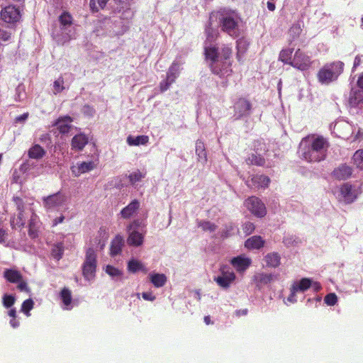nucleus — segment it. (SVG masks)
Masks as SVG:
<instances>
[{
	"label": "nucleus",
	"instance_id": "38",
	"mask_svg": "<svg viewBox=\"0 0 363 363\" xmlns=\"http://www.w3.org/2000/svg\"><path fill=\"white\" fill-rule=\"evenodd\" d=\"M265 159L260 155L252 154L247 159V163L252 165L262 167L265 164Z\"/></svg>",
	"mask_w": 363,
	"mask_h": 363
},
{
	"label": "nucleus",
	"instance_id": "42",
	"mask_svg": "<svg viewBox=\"0 0 363 363\" xmlns=\"http://www.w3.org/2000/svg\"><path fill=\"white\" fill-rule=\"evenodd\" d=\"M60 298L65 306H68L72 303V293L71 291L65 287L62 289L60 292Z\"/></svg>",
	"mask_w": 363,
	"mask_h": 363
},
{
	"label": "nucleus",
	"instance_id": "14",
	"mask_svg": "<svg viewBox=\"0 0 363 363\" xmlns=\"http://www.w3.org/2000/svg\"><path fill=\"white\" fill-rule=\"evenodd\" d=\"M29 210L30 217L28 222V235L31 239H35L39 236V220L35 211L32 208Z\"/></svg>",
	"mask_w": 363,
	"mask_h": 363
},
{
	"label": "nucleus",
	"instance_id": "47",
	"mask_svg": "<svg viewBox=\"0 0 363 363\" xmlns=\"http://www.w3.org/2000/svg\"><path fill=\"white\" fill-rule=\"evenodd\" d=\"M205 34L206 35V40L210 42H213L217 38L218 35L212 28L211 23H209L208 25L206 27Z\"/></svg>",
	"mask_w": 363,
	"mask_h": 363
},
{
	"label": "nucleus",
	"instance_id": "20",
	"mask_svg": "<svg viewBox=\"0 0 363 363\" xmlns=\"http://www.w3.org/2000/svg\"><path fill=\"white\" fill-rule=\"evenodd\" d=\"M124 245L123 238L117 235L111 241L110 246V255L115 257L121 254L122 248Z\"/></svg>",
	"mask_w": 363,
	"mask_h": 363
},
{
	"label": "nucleus",
	"instance_id": "19",
	"mask_svg": "<svg viewBox=\"0 0 363 363\" xmlns=\"http://www.w3.org/2000/svg\"><path fill=\"white\" fill-rule=\"evenodd\" d=\"M270 179L265 175H254L251 180L248 182L247 185L255 188H267L269 186Z\"/></svg>",
	"mask_w": 363,
	"mask_h": 363
},
{
	"label": "nucleus",
	"instance_id": "34",
	"mask_svg": "<svg viewBox=\"0 0 363 363\" xmlns=\"http://www.w3.org/2000/svg\"><path fill=\"white\" fill-rule=\"evenodd\" d=\"M363 101V91L361 90L354 91L350 93L349 103L351 106L356 107Z\"/></svg>",
	"mask_w": 363,
	"mask_h": 363
},
{
	"label": "nucleus",
	"instance_id": "5",
	"mask_svg": "<svg viewBox=\"0 0 363 363\" xmlns=\"http://www.w3.org/2000/svg\"><path fill=\"white\" fill-rule=\"evenodd\" d=\"M96 265V253L92 247H89L82 264V274L86 279L91 280L95 277Z\"/></svg>",
	"mask_w": 363,
	"mask_h": 363
},
{
	"label": "nucleus",
	"instance_id": "39",
	"mask_svg": "<svg viewBox=\"0 0 363 363\" xmlns=\"http://www.w3.org/2000/svg\"><path fill=\"white\" fill-rule=\"evenodd\" d=\"M312 285V281L308 278H303L298 283L295 282L292 284L298 291H305Z\"/></svg>",
	"mask_w": 363,
	"mask_h": 363
},
{
	"label": "nucleus",
	"instance_id": "54",
	"mask_svg": "<svg viewBox=\"0 0 363 363\" xmlns=\"http://www.w3.org/2000/svg\"><path fill=\"white\" fill-rule=\"evenodd\" d=\"M172 84H173V83L171 81L168 80L167 78H166L164 80H162L160 83V91L164 92V91H167L169 88V86H171Z\"/></svg>",
	"mask_w": 363,
	"mask_h": 363
},
{
	"label": "nucleus",
	"instance_id": "57",
	"mask_svg": "<svg viewBox=\"0 0 363 363\" xmlns=\"http://www.w3.org/2000/svg\"><path fill=\"white\" fill-rule=\"evenodd\" d=\"M142 296L145 300L147 301H154L155 299V296L152 295V293L149 292H143L142 294Z\"/></svg>",
	"mask_w": 363,
	"mask_h": 363
},
{
	"label": "nucleus",
	"instance_id": "12",
	"mask_svg": "<svg viewBox=\"0 0 363 363\" xmlns=\"http://www.w3.org/2000/svg\"><path fill=\"white\" fill-rule=\"evenodd\" d=\"M230 264L238 273H244L251 265L252 259L244 255L233 257Z\"/></svg>",
	"mask_w": 363,
	"mask_h": 363
},
{
	"label": "nucleus",
	"instance_id": "9",
	"mask_svg": "<svg viewBox=\"0 0 363 363\" xmlns=\"http://www.w3.org/2000/svg\"><path fill=\"white\" fill-rule=\"evenodd\" d=\"M43 206L46 209H53L63 206L67 202L65 194L57 192L43 199Z\"/></svg>",
	"mask_w": 363,
	"mask_h": 363
},
{
	"label": "nucleus",
	"instance_id": "4",
	"mask_svg": "<svg viewBox=\"0 0 363 363\" xmlns=\"http://www.w3.org/2000/svg\"><path fill=\"white\" fill-rule=\"evenodd\" d=\"M344 63L335 61L324 65L318 72L317 77L321 84H328L336 80L344 70Z\"/></svg>",
	"mask_w": 363,
	"mask_h": 363
},
{
	"label": "nucleus",
	"instance_id": "6",
	"mask_svg": "<svg viewBox=\"0 0 363 363\" xmlns=\"http://www.w3.org/2000/svg\"><path fill=\"white\" fill-rule=\"evenodd\" d=\"M217 16L221 30L230 35L235 34L238 23L233 15L225 10H220L217 12Z\"/></svg>",
	"mask_w": 363,
	"mask_h": 363
},
{
	"label": "nucleus",
	"instance_id": "63",
	"mask_svg": "<svg viewBox=\"0 0 363 363\" xmlns=\"http://www.w3.org/2000/svg\"><path fill=\"white\" fill-rule=\"evenodd\" d=\"M28 116V113H23V115H21L20 116L17 117L16 121H23L26 120Z\"/></svg>",
	"mask_w": 363,
	"mask_h": 363
},
{
	"label": "nucleus",
	"instance_id": "64",
	"mask_svg": "<svg viewBox=\"0 0 363 363\" xmlns=\"http://www.w3.org/2000/svg\"><path fill=\"white\" fill-rule=\"evenodd\" d=\"M357 85L359 88L363 89V74L359 76L357 80Z\"/></svg>",
	"mask_w": 363,
	"mask_h": 363
},
{
	"label": "nucleus",
	"instance_id": "8",
	"mask_svg": "<svg viewBox=\"0 0 363 363\" xmlns=\"http://www.w3.org/2000/svg\"><path fill=\"white\" fill-rule=\"evenodd\" d=\"M245 206L247 209L257 217L262 218L267 213V209L264 204L256 196L249 197L245 201Z\"/></svg>",
	"mask_w": 363,
	"mask_h": 363
},
{
	"label": "nucleus",
	"instance_id": "10",
	"mask_svg": "<svg viewBox=\"0 0 363 363\" xmlns=\"http://www.w3.org/2000/svg\"><path fill=\"white\" fill-rule=\"evenodd\" d=\"M252 107V105L249 100L242 97L239 98L234 104L235 116L237 119L249 116Z\"/></svg>",
	"mask_w": 363,
	"mask_h": 363
},
{
	"label": "nucleus",
	"instance_id": "28",
	"mask_svg": "<svg viewBox=\"0 0 363 363\" xmlns=\"http://www.w3.org/2000/svg\"><path fill=\"white\" fill-rule=\"evenodd\" d=\"M45 150L40 145H34L28 152V155L31 159L40 160L45 155Z\"/></svg>",
	"mask_w": 363,
	"mask_h": 363
},
{
	"label": "nucleus",
	"instance_id": "58",
	"mask_svg": "<svg viewBox=\"0 0 363 363\" xmlns=\"http://www.w3.org/2000/svg\"><path fill=\"white\" fill-rule=\"evenodd\" d=\"M11 326L13 328H17L20 325L19 321L16 319V318H11L9 322Z\"/></svg>",
	"mask_w": 363,
	"mask_h": 363
},
{
	"label": "nucleus",
	"instance_id": "59",
	"mask_svg": "<svg viewBox=\"0 0 363 363\" xmlns=\"http://www.w3.org/2000/svg\"><path fill=\"white\" fill-rule=\"evenodd\" d=\"M6 235V231L2 228H0V243H2L5 241Z\"/></svg>",
	"mask_w": 363,
	"mask_h": 363
},
{
	"label": "nucleus",
	"instance_id": "31",
	"mask_svg": "<svg viewBox=\"0 0 363 363\" xmlns=\"http://www.w3.org/2000/svg\"><path fill=\"white\" fill-rule=\"evenodd\" d=\"M302 32V28L300 23L293 24L288 31L289 41L290 43L297 40Z\"/></svg>",
	"mask_w": 363,
	"mask_h": 363
},
{
	"label": "nucleus",
	"instance_id": "7",
	"mask_svg": "<svg viewBox=\"0 0 363 363\" xmlns=\"http://www.w3.org/2000/svg\"><path fill=\"white\" fill-rule=\"evenodd\" d=\"M4 279L9 283L16 284L17 289L21 291L30 292V288L22 274L14 269H6L4 272Z\"/></svg>",
	"mask_w": 363,
	"mask_h": 363
},
{
	"label": "nucleus",
	"instance_id": "22",
	"mask_svg": "<svg viewBox=\"0 0 363 363\" xmlns=\"http://www.w3.org/2000/svg\"><path fill=\"white\" fill-rule=\"evenodd\" d=\"M88 143V138L84 134H78L73 137L71 142L72 148L82 150Z\"/></svg>",
	"mask_w": 363,
	"mask_h": 363
},
{
	"label": "nucleus",
	"instance_id": "60",
	"mask_svg": "<svg viewBox=\"0 0 363 363\" xmlns=\"http://www.w3.org/2000/svg\"><path fill=\"white\" fill-rule=\"evenodd\" d=\"M65 220L64 216H60L53 220V225H57L59 223H62Z\"/></svg>",
	"mask_w": 363,
	"mask_h": 363
},
{
	"label": "nucleus",
	"instance_id": "48",
	"mask_svg": "<svg viewBox=\"0 0 363 363\" xmlns=\"http://www.w3.org/2000/svg\"><path fill=\"white\" fill-rule=\"evenodd\" d=\"M199 226L202 228L203 231L213 232L217 229L216 225L208 220H203L200 222Z\"/></svg>",
	"mask_w": 363,
	"mask_h": 363
},
{
	"label": "nucleus",
	"instance_id": "2",
	"mask_svg": "<svg viewBox=\"0 0 363 363\" xmlns=\"http://www.w3.org/2000/svg\"><path fill=\"white\" fill-rule=\"evenodd\" d=\"M310 142L308 147L301 150L302 157L308 162H318L326 158L328 142L323 136L308 135L302 139L300 146L302 147Z\"/></svg>",
	"mask_w": 363,
	"mask_h": 363
},
{
	"label": "nucleus",
	"instance_id": "32",
	"mask_svg": "<svg viewBox=\"0 0 363 363\" xmlns=\"http://www.w3.org/2000/svg\"><path fill=\"white\" fill-rule=\"evenodd\" d=\"M149 138L147 135H138L135 138L129 135L127 138V143L131 146H138L140 145H145L148 143Z\"/></svg>",
	"mask_w": 363,
	"mask_h": 363
},
{
	"label": "nucleus",
	"instance_id": "43",
	"mask_svg": "<svg viewBox=\"0 0 363 363\" xmlns=\"http://www.w3.org/2000/svg\"><path fill=\"white\" fill-rule=\"evenodd\" d=\"M72 16L67 11H64L59 17V21L62 26H69L72 24Z\"/></svg>",
	"mask_w": 363,
	"mask_h": 363
},
{
	"label": "nucleus",
	"instance_id": "1",
	"mask_svg": "<svg viewBox=\"0 0 363 363\" xmlns=\"http://www.w3.org/2000/svg\"><path fill=\"white\" fill-rule=\"evenodd\" d=\"M205 59L208 62L211 71L216 75L223 77L231 74L233 55L232 47L223 45L219 50L216 46L204 48Z\"/></svg>",
	"mask_w": 363,
	"mask_h": 363
},
{
	"label": "nucleus",
	"instance_id": "56",
	"mask_svg": "<svg viewBox=\"0 0 363 363\" xmlns=\"http://www.w3.org/2000/svg\"><path fill=\"white\" fill-rule=\"evenodd\" d=\"M11 33L4 30H0V39L8 41L11 38Z\"/></svg>",
	"mask_w": 363,
	"mask_h": 363
},
{
	"label": "nucleus",
	"instance_id": "55",
	"mask_svg": "<svg viewBox=\"0 0 363 363\" xmlns=\"http://www.w3.org/2000/svg\"><path fill=\"white\" fill-rule=\"evenodd\" d=\"M242 230L247 235L251 234L255 230V225L252 223L247 222L243 225Z\"/></svg>",
	"mask_w": 363,
	"mask_h": 363
},
{
	"label": "nucleus",
	"instance_id": "62",
	"mask_svg": "<svg viewBox=\"0 0 363 363\" xmlns=\"http://www.w3.org/2000/svg\"><path fill=\"white\" fill-rule=\"evenodd\" d=\"M267 9L271 11H274L275 10V4L271 1H268L267 4Z\"/></svg>",
	"mask_w": 363,
	"mask_h": 363
},
{
	"label": "nucleus",
	"instance_id": "24",
	"mask_svg": "<svg viewBox=\"0 0 363 363\" xmlns=\"http://www.w3.org/2000/svg\"><path fill=\"white\" fill-rule=\"evenodd\" d=\"M273 280L271 274L258 273L253 277V281L258 288L269 284Z\"/></svg>",
	"mask_w": 363,
	"mask_h": 363
},
{
	"label": "nucleus",
	"instance_id": "37",
	"mask_svg": "<svg viewBox=\"0 0 363 363\" xmlns=\"http://www.w3.org/2000/svg\"><path fill=\"white\" fill-rule=\"evenodd\" d=\"M109 0H90L89 6L92 12L96 13L104 9Z\"/></svg>",
	"mask_w": 363,
	"mask_h": 363
},
{
	"label": "nucleus",
	"instance_id": "30",
	"mask_svg": "<svg viewBox=\"0 0 363 363\" xmlns=\"http://www.w3.org/2000/svg\"><path fill=\"white\" fill-rule=\"evenodd\" d=\"M281 257L277 252L268 253L264 257V261L269 267L276 268L280 264Z\"/></svg>",
	"mask_w": 363,
	"mask_h": 363
},
{
	"label": "nucleus",
	"instance_id": "3",
	"mask_svg": "<svg viewBox=\"0 0 363 363\" xmlns=\"http://www.w3.org/2000/svg\"><path fill=\"white\" fill-rule=\"evenodd\" d=\"M293 48L282 49L279 55V60L300 71L308 70L312 65L311 57L303 50L298 48L293 55Z\"/></svg>",
	"mask_w": 363,
	"mask_h": 363
},
{
	"label": "nucleus",
	"instance_id": "17",
	"mask_svg": "<svg viewBox=\"0 0 363 363\" xmlns=\"http://www.w3.org/2000/svg\"><path fill=\"white\" fill-rule=\"evenodd\" d=\"M340 193L346 203H352L357 198L352 186L349 183H345L340 186Z\"/></svg>",
	"mask_w": 363,
	"mask_h": 363
},
{
	"label": "nucleus",
	"instance_id": "35",
	"mask_svg": "<svg viewBox=\"0 0 363 363\" xmlns=\"http://www.w3.org/2000/svg\"><path fill=\"white\" fill-rule=\"evenodd\" d=\"M64 250L65 247L63 242H57L52 246L51 255L54 259L60 260L62 257Z\"/></svg>",
	"mask_w": 363,
	"mask_h": 363
},
{
	"label": "nucleus",
	"instance_id": "27",
	"mask_svg": "<svg viewBox=\"0 0 363 363\" xmlns=\"http://www.w3.org/2000/svg\"><path fill=\"white\" fill-rule=\"evenodd\" d=\"M196 154L198 157V161L204 164L207 162V154L205 148L204 143L198 140L196 142Z\"/></svg>",
	"mask_w": 363,
	"mask_h": 363
},
{
	"label": "nucleus",
	"instance_id": "46",
	"mask_svg": "<svg viewBox=\"0 0 363 363\" xmlns=\"http://www.w3.org/2000/svg\"><path fill=\"white\" fill-rule=\"evenodd\" d=\"M15 302L16 298L11 294H6L2 297L3 306L6 308H11L14 305Z\"/></svg>",
	"mask_w": 363,
	"mask_h": 363
},
{
	"label": "nucleus",
	"instance_id": "41",
	"mask_svg": "<svg viewBox=\"0 0 363 363\" xmlns=\"http://www.w3.org/2000/svg\"><path fill=\"white\" fill-rule=\"evenodd\" d=\"M34 301L31 298H28L25 300L22 304L21 308V311L27 317L30 315V311L33 308Z\"/></svg>",
	"mask_w": 363,
	"mask_h": 363
},
{
	"label": "nucleus",
	"instance_id": "36",
	"mask_svg": "<svg viewBox=\"0 0 363 363\" xmlns=\"http://www.w3.org/2000/svg\"><path fill=\"white\" fill-rule=\"evenodd\" d=\"M25 212H18L16 218L13 217L11 219V225L12 228H23L26 224Z\"/></svg>",
	"mask_w": 363,
	"mask_h": 363
},
{
	"label": "nucleus",
	"instance_id": "33",
	"mask_svg": "<svg viewBox=\"0 0 363 363\" xmlns=\"http://www.w3.org/2000/svg\"><path fill=\"white\" fill-rule=\"evenodd\" d=\"M179 72V65L177 62H173L167 72L166 78H167L168 80L174 83L176 79L178 77Z\"/></svg>",
	"mask_w": 363,
	"mask_h": 363
},
{
	"label": "nucleus",
	"instance_id": "13",
	"mask_svg": "<svg viewBox=\"0 0 363 363\" xmlns=\"http://www.w3.org/2000/svg\"><path fill=\"white\" fill-rule=\"evenodd\" d=\"M225 267L220 269L221 276L214 278L215 281L222 288L227 289L235 279V274L233 272L225 271Z\"/></svg>",
	"mask_w": 363,
	"mask_h": 363
},
{
	"label": "nucleus",
	"instance_id": "40",
	"mask_svg": "<svg viewBox=\"0 0 363 363\" xmlns=\"http://www.w3.org/2000/svg\"><path fill=\"white\" fill-rule=\"evenodd\" d=\"M98 237L99 238L98 245L101 250L104 249L106 245V242L108 240V235L105 228L101 227L98 230Z\"/></svg>",
	"mask_w": 363,
	"mask_h": 363
},
{
	"label": "nucleus",
	"instance_id": "15",
	"mask_svg": "<svg viewBox=\"0 0 363 363\" xmlns=\"http://www.w3.org/2000/svg\"><path fill=\"white\" fill-rule=\"evenodd\" d=\"M95 168L96 164L93 161L82 162L71 167V171L75 177H79L82 174L89 172Z\"/></svg>",
	"mask_w": 363,
	"mask_h": 363
},
{
	"label": "nucleus",
	"instance_id": "29",
	"mask_svg": "<svg viewBox=\"0 0 363 363\" xmlns=\"http://www.w3.org/2000/svg\"><path fill=\"white\" fill-rule=\"evenodd\" d=\"M128 270L131 273H135L140 270L145 274L148 272V269L141 262L135 259H132L128 262Z\"/></svg>",
	"mask_w": 363,
	"mask_h": 363
},
{
	"label": "nucleus",
	"instance_id": "21",
	"mask_svg": "<svg viewBox=\"0 0 363 363\" xmlns=\"http://www.w3.org/2000/svg\"><path fill=\"white\" fill-rule=\"evenodd\" d=\"M140 203L137 199H134L127 206L121 211L122 218L127 219L130 218L139 209Z\"/></svg>",
	"mask_w": 363,
	"mask_h": 363
},
{
	"label": "nucleus",
	"instance_id": "44",
	"mask_svg": "<svg viewBox=\"0 0 363 363\" xmlns=\"http://www.w3.org/2000/svg\"><path fill=\"white\" fill-rule=\"evenodd\" d=\"M352 160L354 164L357 166V168L361 169H363V150H357L353 157Z\"/></svg>",
	"mask_w": 363,
	"mask_h": 363
},
{
	"label": "nucleus",
	"instance_id": "52",
	"mask_svg": "<svg viewBox=\"0 0 363 363\" xmlns=\"http://www.w3.org/2000/svg\"><path fill=\"white\" fill-rule=\"evenodd\" d=\"M106 272L111 277H118V276L121 275V274H122L121 272L118 269H117L111 265L106 266Z\"/></svg>",
	"mask_w": 363,
	"mask_h": 363
},
{
	"label": "nucleus",
	"instance_id": "61",
	"mask_svg": "<svg viewBox=\"0 0 363 363\" xmlns=\"http://www.w3.org/2000/svg\"><path fill=\"white\" fill-rule=\"evenodd\" d=\"M8 315L11 317L12 318H17V315H16V309L15 308H11L9 311H8Z\"/></svg>",
	"mask_w": 363,
	"mask_h": 363
},
{
	"label": "nucleus",
	"instance_id": "11",
	"mask_svg": "<svg viewBox=\"0 0 363 363\" xmlns=\"http://www.w3.org/2000/svg\"><path fill=\"white\" fill-rule=\"evenodd\" d=\"M1 16L2 20L6 23H15L20 19L21 13L18 8L10 5L1 11Z\"/></svg>",
	"mask_w": 363,
	"mask_h": 363
},
{
	"label": "nucleus",
	"instance_id": "53",
	"mask_svg": "<svg viewBox=\"0 0 363 363\" xmlns=\"http://www.w3.org/2000/svg\"><path fill=\"white\" fill-rule=\"evenodd\" d=\"M298 291L294 286L291 285L290 288V294L287 298L288 301L290 303H296V294Z\"/></svg>",
	"mask_w": 363,
	"mask_h": 363
},
{
	"label": "nucleus",
	"instance_id": "26",
	"mask_svg": "<svg viewBox=\"0 0 363 363\" xmlns=\"http://www.w3.org/2000/svg\"><path fill=\"white\" fill-rule=\"evenodd\" d=\"M144 236L142 233L133 230L128 238V243L129 245L138 247L143 243Z\"/></svg>",
	"mask_w": 363,
	"mask_h": 363
},
{
	"label": "nucleus",
	"instance_id": "16",
	"mask_svg": "<svg viewBox=\"0 0 363 363\" xmlns=\"http://www.w3.org/2000/svg\"><path fill=\"white\" fill-rule=\"evenodd\" d=\"M72 121V118L69 116H61L54 122L52 126H56L60 133L66 134L71 129Z\"/></svg>",
	"mask_w": 363,
	"mask_h": 363
},
{
	"label": "nucleus",
	"instance_id": "50",
	"mask_svg": "<svg viewBox=\"0 0 363 363\" xmlns=\"http://www.w3.org/2000/svg\"><path fill=\"white\" fill-rule=\"evenodd\" d=\"M325 303L328 306H334L337 302V297L335 294H327L324 298Z\"/></svg>",
	"mask_w": 363,
	"mask_h": 363
},
{
	"label": "nucleus",
	"instance_id": "23",
	"mask_svg": "<svg viewBox=\"0 0 363 363\" xmlns=\"http://www.w3.org/2000/svg\"><path fill=\"white\" fill-rule=\"evenodd\" d=\"M264 242L261 236L254 235L245 242V246L249 250L260 249L264 246Z\"/></svg>",
	"mask_w": 363,
	"mask_h": 363
},
{
	"label": "nucleus",
	"instance_id": "49",
	"mask_svg": "<svg viewBox=\"0 0 363 363\" xmlns=\"http://www.w3.org/2000/svg\"><path fill=\"white\" fill-rule=\"evenodd\" d=\"M63 84H64V79L62 77H60L57 80H55L54 82L53 87H54L55 94L60 93L65 89Z\"/></svg>",
	"mask_w": 363,
	"mask_h": 363
},
{
	"label": "nucleus",
	"instance_id": "18",
	"mask_svg": "<svg viewBox=\"0 0 363 363\" xmlns=\"http://www.w3.org/2000/svg\"><path fill=\"white\" fill-rule=\"evenodd\" d=\"M352 169L350 166L342 164L333 171L332 175L338 180H345L352 175Z\"/></svg>",
	"mask_w": 363,
	"mask_h": 363
},
{
	"label": "nucleus",
	"instance_id": "25",
	"mask_svg": "<svg viewBox=\"0 0 363 363\" xmlns=\"http://www.w3.org/2000/svg\"><path fill=\"white\" fill-rule=\"evenodd\" d=\"M150 282L155 287L160 288L165 285L167 278L164 274L150 273L149 274Z\"/></svg>",
	"mask_w": 363,
	"mask_h": 363
},
{
	"label": "nucleus",
	"instance_id": "45",
	"mask_svg": "<svg viewBox=\"0 0 363 363\" xmlns=\"http://www.w3.org/2000/svg\"><path fill=\"white\" fill-rule=\"evenodd\" d=\"M145 177V173H142L140 170H137L130 173L128 175V179L131 184H135L136 182H140Z\"/></svg>",
	"mask_w": 363,
	"mask_h": 363
},
{
	"label": "nucleus",
	"instance_id": "51",
	"mask_svg": "<svg viewBox=\"0 0 363 363\" xmlns=\"http://www.w3.org/2000/svg\"><path fill=\"white\" fill-rule=\"evenodd\" d=\"M13 201L16 206V209L18 212H25L24 202L22 199L18 196H14Z\"/></svg>",
	"mask_w": 363,
	"mask_h": 363
}]
</instances>
